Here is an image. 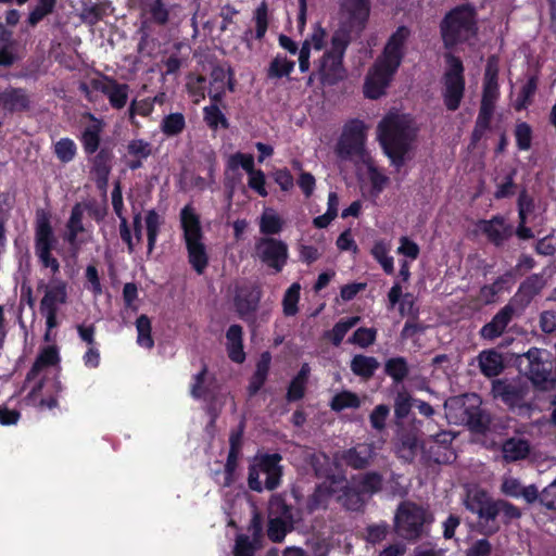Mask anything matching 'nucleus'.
Here are the masks:
<instances>
[{"label":"nucleus","mask_w":556,"mask_h":556,"mask_svg":"<svg viewBox=\"0 0 556 556\" xmlns=\"http://www.w3.org/2000/svg\"><path fill=\"white\" fill-rule=\"evenodd\" d=\"M410 37L412 29L406 25L397 26L389 36L380 55L366 75L364 83L366 98L377 100L386 93V89L390 86L406 56Z\"/></svg>","instance_id":"obj_1"},{"label":"nucleus","mask_w":556,"mask_h":556,"mask_svg":"<svg viewBox=\"0 0 556 556\" xmlns=\"http://www.w3.org/2000/svg\"><path fill=\"white\" fill-rule=\"evenodd\" d=\"M413 139L412 128L404 116L387 115L378 124L379 143L396 170L405 165Z\"/></svg>","instance_id":"obj_2"},{"label":"nucleus","mask_w":556,"mask_h":556,"mask_svg":"<svg viewBox=\"0 0 556 556\" xmlns=\"http://www.w3.org/2000/svg\"><path fill=\"white\" fill-rule=\"evenodd\" d=\"M443 47L454 50L478 35L477 12L468 3L460 4L445 13L439 25Z\"/></svg>","instance_id":"obj_3"},{"label":"nucleus","mask_w":556,"mask_h":556,"mask_svg":"<svg viewBox=\"0 0 556 556\" xmlns=\"http://www.w3.org/2000/svg\"><path fill=\"white\" fill-rule=\"evenodd\" d=\"M179 219L188 262L198 275H202L208 266L210 256L204 243L200 216L191 204H187L181 208Z\"/></svg>","instance_id":"obj_4"},{"label":"nucleus","mask_w":556,"mask_h":556,"mask_svg":"<svg viewBox=\"0 0 556 556\" xmlns=\"http://www.w3.org/2000/svg\"><path fill=\"white\" fill-rule=\"evenodd\" d=\"M313 468L315 476L319 479H324V481L316 484L314 492L307 496L305 509L308 514H313L319 509H327L331 497L339 493V485L346 480L343 473H334L328 463L326 467L318 466L314 463Z\"/></svg>","instance_id":"obj_5"},{"label":"nucleus","mask_w":556,"mask_h":556,"mask_svg":"<svg viewBox=\"0 0 556 556\" xmlns=\"http://www.w3.org/2000/svg\"><path fill=\"white\" fill-rule=\"evenodd\" d=\"M447 68L443 75L442 98L445 108L455 112L459 109L465 94V67L459 56L453 53L445 54Z\"/></svg>","instance_id":"obj_6"},{"label":"nucleus","mask_w":556,"mask_h":556,"mask_svg":"<svg viewBox=\"0 0 556 556\" xmlns=\"http://www.w3.org/2000/svg\"><path fill=\"white\" fill-rule=\"evenodd\" d=\"M56 239L51 226L50 216L45 211H38L35 225V253L45 268L53 274L60 271V263L52 255Z\"/></svg>","instance_id":"obj_7"},{"label":"nucleus","mask_w":556,"mask_h":556,"mask_svg":"<svg viewBox=\"0 0 556 556\" xmlns=\"http://www.w3.org/2000/svg\"><path fill=\"white\" fill-rule=\"evenodd\" d=\"M366 125L358 118L348 121L336 144V154L340 160L349 161L362 156L365 152Z\"/></svg>","instance_id":"obj_8"},{"label":"nucleus","mask_w":556,"mask_h":556,"mask_svg":"<svg viewBox=\"0 0 556 556\" xmlns=\"http://www.w3.org/2000/svg\"><path fill=\"white\" fill-rule=\"evenodd\" d=\"M426 511L416 504L401 505L395 515L397 533L407 541H415L422 535Z\"/></svg>","instance_id":"obj_9"},{"label":"nucleus","mask_w":556,"mask_h":556,"mask_svg":"<svg viewBox=\"0 0 556 556\" xmlns=\"http://www.w3.org/2000/svg\"><path fill=\"white\" fill-rule=\"evenodd\" d=\"M255 253L258 260L267 267L280 273L287 265L289 257L288 244L274 237H261L255 242Z\"/></svg>","instance_id":"obj_10"},{"label":"nucleus","mask_w":556,"mask_h":556,"mask_svg":"<svg viewBox=\"0 0 556 556\" xmlns=\"http://www.w3.org/2000/svg\"><path fill=\"white\" fill-rule=\"evenodd\" d=\"M340 24L355 33H362L369 22L371 12L370 0H339Z\"/></svg>","instance_id":"obj_11"},{"label":"nucleus","mask_w":556,"mask_h":556,"mask_svg":"<svg viewBox=\"0 0 556 556\" xmlns=\"http://www.w3.org/2000/svg\"><path fill=\"white\" fill-rule=\"evenodd\" d=\"M262 295V288L255 282L237 286L233 295V306L239 318L248 323H254Z\"/></svg>","instance_id":"obj_12"},{"label":"nucleus","mask_w":556,"mask_h":556,"mask_svg":"<svg viewBox=\"0 0 556 556\" xmlns=\"http://www.w3.org/2000/svg\"><path fill=\"white\" fill-rule=\"evenodd\" d=\"M492 393L494 397L501 399L511 412L521 416L530 414L532 405L525 401V390L504 379H495L492 382Z\"/></svg>","instance_id":"obj_13"},{"label":"nucleus","mask_w":556,"mask_h":556,"mask_svg":"<svg viewBox=\"0 0 556 556\" xmlns=\"http://www.w3.org/2000/svg\"><path fill=\"white\" fill-rule=\"evenodd\" d=\"M67 301V291L65 282L61 281L50 288H47L45 295L40 301V313L46 317L48 339L49 331L58 326L59 305Z\"/></svg>","instance_id":"obj_14"},{"label":"nucleus","mask_w":556,"mask_h":556,"mask_svg":"<svg viewBox=\"0 0 556 556\" xmlns=\"http://www.w3.org/2000/svg\"><path fill=\"white\" fill-rule=\"evenodd\" d=\"M545 287V280L541 274L528 276L518 287L516 293L510 298L508 304L522 315L526 308L538 296Z\"/></svg>","instance_id":"obj_15"},{"label":"nucleus","mask_w":556,"mask_h":556,"mask_svg":"<svg viewBox=\"0 0 556 556\" xmlns=\"http://www.w3.org/2000/svg\"><path fill=\"white\" fill-rule=\"evenodd\" d=\"M90 85L96 91H100L108 98L113 109L121 110L126 105L129 92L127 84H121L113 77L103 76L102 79H92Z\"/></svg>","instance_id":"obj_16"},{"label":"nucleus","mask_w":556,"mask_h":556,"mask_svg":"<svg viewBox=\"0 0 556 556\" xmlns=\"http://www.w3.org/2000/svg\"><path fill=\"white\" fill-rule=\"evenodd\" d=\"M478 229L486 237L489 242L500 248L514 233L513 226L506 223L503 215H494L490 219H479Z\"/></svg>","instance_id":"obj_17"},{"label":"nucleus","mask_w":556,"mask_h":556,"mask_svg":"<svg viewBox=\"0 0 556 556\" xmlns=\"http://www.w3.org/2000/svg\"><path fill=\"white\" fill-rule=\"evenodd\" d=\"M519 316L508 303L505 304L489 323L481 327L479 330L480 338L486 341H494L503 336L513 319Z\"/></svg>","instance_id":"obj_18"},{"label":"nucleus","mask_w":556,"mask_h":556,"mask_svg":"<svg viewBox=\"0 0 556 556\" xmlns=\"http://www.w3.org/2000/svg\"><path fill=\"white\" fill-rule=\"evenodd\" d=\"M498 72H500V58L496 54H492L488 58L483 84H482V97L481 102L495 104L500 98V85H498Z\"/></svg>","instance_id":"obj_19"},{"label":"nucleus","mask_w":556,"mask_h":556,"mask_svg":"<svg viewBox=\"0 0 556 556\" xmlns=\"http://www.w3.org/2000/svg\"><path fill=\"white\" fill-rule=\"evenodd\" d=\"M86 207H90L89 205H84V203L77 202L73 205L71 210L70 217L65 224V235L64 240L70 244L74 254H77L83 241L78 240V235L83 233L86 228L84 225V214Z\"/></svg>","instance_id":"obj_20"},{"label":"nucleus","mask_w":556,"mask_h":556,"mask_svg":"<svg viewBox=\"0 0 556 556\" xmlns=\"http://www.w3.org/2000/svg\"><path fill=\"white\" fill-rule=\"evenodd\" d=\"M0 108L10 114L27 112L31 108L30 96L25 88L10 86L0 92Z\"/></svg>","instance_id":"obj_21"},{"label":"nucleus","mask_w":556,"mask_h":556,"mask_svg":"<svg viewBox=\"0 0 556 556\" xmlns=\"http://www.w3.org/2000/svg\"><path fill=\"white\" fill-rule=\"evenodd\" d=\"M282 457L278 453L264 454L257 462L249 467L248 485L252 491L262 492L263 483L260 480L261 473L270 472L271 470L279 469V463Z\"/></svg>","instance_id":"obj_22"},{"label":"nucleus","mask_w":556,"mask_h":556,"mask_svg":"<svg viewBox=\"0 0 556 556\" xmlns=\"http://www.w3.org/2000/svg\"><path fill=\"white\" fill-rule=\"evenodd\" d=\"M376 457L372 444L363 443L344 450L341 453V460L354 470H363L371 465Z\"/></svg>","instance_id":"obj_23"},{"label":"nucleus","mask_w":556,"mask_h":556,"mask_svg":"<svg viewBox=\"0 0 556 556\" xmlns=\"http://www.w3.org/2000/svg\"><path fill=\"white\" fill-rule=\"evenodd\" d=\"M317 75L321 86H336L346 76L343 59L323 55L319 59Z\"/></svg>","instance_id":"obj_24"},{"label":"nucleus","mask_w":556,"mask_h":556,"mask_svg":"<svg viewBox=\"0 0 556 556\" xmlns=\"http://www.w3.org/2000/svg\"><path fill=\"white\" fill-rule=\"evenodd\" d=\"M514 282V270L508 269L492 283L482 286L479 291L480 298L485 304L494 303L501 293L510 290Z\"/></svg>","instance_id":"obj_25"},{"label":"nucleus","mask_w":556,"mask_h":556,"mask_svg":"<svg viewBox=\"0 0 556 556\" xmlns=\"http://www.w3.org/2000/svg\"><path fill=\"white\" fill-rule=\"evenodd\" d=\"M112 151L109 148H101L94 153L91 160V173L99 188L108 185L109 176L112 170Z\"/></svg>","instance_id":"obj_26"},{"label":"nucleus","mask_w":556,"mask_h":556,"mask_svg":"<svg viewBox=\"0 0 556 556\" xmlns=\"http://www.w3.org/2000/svg\"><path fill=\"white\" fill-rule=\"evenodd\" d=\"M478 365L481 374L486 378L500 376L504 369V357L494 349L484 350L478 355Z\"/></svg>","instance_id":"obj_27"},{"label":"nucleus","mask_w":556,"mask_h":556,"mask_svg":"<svg viewBox=\"0 0 556 556\" xmlns=\"http://www.w3.org/2000/svg\"><path fill=\"white\" fill-rule=\"evenodd\" d=\"M531 451V445L527 439L508 438L501 446V452L505 463L510 464L526 459Z\"/></svg>","instance_id":"obj_28"},{"label":"nucleus","mask_w":556,"mask_h":556,"mask_svg":"<svg viewBox=\"0 0 556 556\" xmlns=\"http://www.w3.org/2000/svg\"><path fill=\"white\" fill-rule=\"evenodd\" d=\"M226 339L228 357L233 363L242 364L245 361V353L243 350V328L238 324L229 326L226 331Z\"/></svg>","instance_id":"obj_29"},{"label":"nucleus","mask_w":556,"mask_h":556,"mask_svg":"<svg viewBox=\"0 0 556 556\" xmlns=\"http://www.w3.org/2000/svg\"><path fill=\"white\" fill-rule=\"evenodd\" d=\"M92 125L87 126L80 135V142L86 155H93L100 150L101 132L103 130V123L101 119L96 118L92 114H89Z\"/></svg>","instance_id":"obj_30"},{"label":"nucleus","mask_w":556,"mask_h":556,"mask_svg":"<svg viewBox=\"0 0 556 556\" xmlns=\"http://www.w3.org/2000/svg\"><path fill=\"white\" fill-rule=\"evenodd\" d=\"M311 374V367L304 363L298 374L291 379L286 393L288 403H293L304 399L306 393V386Z\"/></svg>","instance_id":"obj_31"},{"label":"nucleus","mask_w":556,"mask_h":556,"mask_svg":"<svg viewBox=\"0 0 556 556\" xmlns=\"http://www.w3.org/2000/svg\"><path fill=\"white\" fill-rule=\"evenodd\" d=\"M353 31L354 30L349 27L340 24V27L331 36L330 49L325 51L323 55H326V59L334 56L344 60L345 52L352 41L351 34Z\"/></svg>","instance_id":"obj_32"},{"label":"nucleus","mask_w":556,"mask_h":556,"mask_svg":"<svg viewBox=\"0 0 556 556\" xmlns=\"http://www.w3.org/2000/svg\"><path fill=\"white\" fill-rule=\"evenodd\" d=\"M269 365L270 354L268 352H265L261 355V358L256 364L255 371L250 378L248 386L249 396L256 395L265 384L269 372Z\"/></svg>","instance_id":"obj_33"},{"label":"nucleus","mask_w":556,"mask_h":556,"mask_svg":"<svg viewBox=\"0 0 556 556\" xmlns=\"http://www.w3.org/2000/svg\"><path fill=\"white\" fill-rule=\"evenodd\" d=\"M354 485L363 495H372L379 493L383 486V477L378 471H367L363 475L354 476Z\"/></svg>","instance_id":"obj_34"},{"label":"nucleus","mask_w":556,"mask_h":556,"mask_svg":"<svg viewBox=\"0 0 556 556\" xmlns=\"http://www.w3.org/2000/svg\"><path fill=\"white\" fill-rule=\"evenodd\" d=\"M379 366L380 364L376 357L364 354L354 355L350 364L352 372L364 380L370 379Z\"/></svg>","instance_id":"obj_35"},{"label":"nucleus","mask_w":556,"mask_h":556,"mask_svg":"<svg viewBox=\"0 0 556 556\" xmlns=\"http://www.w3.org/2000/svg\"><path fill=\"white\" fill-rule=\"evenodd\" d=\"M338 502L348 510L358 511L364 506L363 494L358 491L355 485H350L343 482L339 485Z\"/></svg>","instance_id":"obj_36"},{"label":"nucleus","mask_w":556,"mask_h":556,"mask_svg":"<svg viewBox=\"0 0 556 556\" xmlns=\"http://www.w3.org/2000/svg\"><path fill=\"white\" fill-rule=\"evenodd\" d=\"M526 356L529 359L528 375L530 380L536 386L547 382L551 371L546 368L545 364L539 359V351L530 350Z\"/></svg>","instance_id":"obj_37"},{"label":"nucleus","mask_w":556,"mask_h":556,"mask_svg":"<svg viewBox=\"0 0 556 556\" xmlns=\"http://www.w3.org/2000/svg\"><path fill=\"white\" fill-rule=\"evenodd\" d=\"M384 374L389 376L394 383H402L409 375L407 359L404 356L388 358L384 363Z\"/></svg>","instance_id":"obj_38"},{"label":"nucleus","mask_w":556,"mask_h":556,"mask_svg":"<svg viewBox=\"0 0 556 556\" xmlns=\"http://www.w3.org/2000/svg\"><path fill=\"white\" fill-rule=\"evenodd\" d=\"M144 224L147 230L148 253L151 254L155 249L163 219L160 214L154 208H152L147 211L144 216Z\"/></svg>","instance_id":"obj_39"},{"label":"nucleus","mask_w":556,"mask_h":556,"mask_svg":"<svg viewBox=\"0 0 556 556\" xmlns=\"http://www.w3.org/2000/svg\"><path fill=\"white\" fill-rule=\"evenodd\" d=\"M156 100H157V97L146 98L142 100H132L127 110L129 123L134 127L138 128L140 126V124L136 119V116L137 115H140L142 117L150 116L152 114V112L154 111V104H155Z\"/></svg>","instance_id":"obj_40"},{"label":"nucleus","mask_w":556,"mask_h":556,"mask_svg":"<svg viewBox=\"0 0 556 556\" xmlns=\"http://www.w3.org/2000/svg\"><path fill=\"white\" fill-rule=\"evenodd\" d=\"M186 128V117L182 113H169L165 115L160 124V129L167 138L177 137Z\"/></svg>","instance_id":"obj_41"},{"label":"nucleus","mask_w":556,"mask_h":556,"mask_svg":"<svg viewBox=\"0 0 556 556\" xmlns=\"http://www.w3.org/2000/svg\"><path fill=\"white\" fill-rule=\"evenodd\" d=\"M268 517L294 523L293 507L280 495H274L269 500Z\"/></svg>","instance_id":"obj_42"},{"label":"nucleus","mask_w":556,"mask_h":556,"mask_svg":"<svg viewBox=\"0 0 556 556\" xmlns=\"http://www.w3.org/2000/svg\"><path fill=\"white\" fill-rule=\"evenodd\" d=\"M295 62L288 60L287 56L277 55L275 56L267 68V78L280 79L288 77L294 71Z\"/></svg>","instance_id":"obj_43"},{"label":"nucleus","mask_w":556,"mask_h":556,"mask_svg":"<svg viewBox=\"0 0 556 556\" xmlns=\"http://www.w3.org/2000/svg\"><path fill=\"white\" fill-rule=\"evenodd\" d=\"M359 319L358 316L340 319L331 330L325 332V338L330 340L334 346H339L349 330L352 329Z\"/></svg>","instance_id":"obj_44"},{"label":"nucleus","mask_w":556,"mask_h":556,"mask_svg":"<svg viewBox=\"0 0 556 556\" xmlns=\"http://www.w3.org/2000/svg\"><path fill=\"white\" fill-rule=\"evenodd\" d=\"M301 293V285L293 282L285 292L282 298V312L287 317H291L299 312V301Z\"/></svg>","instance_id":"obj_45"},{"label":"nucleus","mask_w":556,"mask_h":556,"mask_svg":"<svg viewBox=\"0 0 556 556\" xmlns=\"http://www.w3.org/2000/svg\"><path fill=\"white\" fill-rule=\"evenodd\" d=\"M372 257L381 265L382 269L387 275L394 273V261L389 255V245L383 241H376L371 249Z\"/></svg>","instance_id":"obj_46"},{"label":"nucleus","mask_w":556,"mask_h":556,"mask_svg":"<svg viewBox=\"0 0 556 556\" xmlns=\"http://www.w3.org/2000/svg\"><path fill=\"white\" fill-rule=\"evenodd\" d=\"M136 328H137V343L141 348L144 349H152L154 346V340L152 338V326L150 318L142 314L140 315L136 320Z\"/></svg>","instance_id":"obj_47"},{"label":"nucleus","mask_w":556,"mask_h":556,"mask_svg":"<svg viewBox=\"0 0 556 556\" xmlns=\"http://www.w3.org/2000/svg\"><path fill=\"white\" fill-rule=\"evenodd\" d=\"M203 118L205 124L213 130H216L218 127L228 129L230 126L227 117L216 104H211L203 109Z\"/></svg>","instance_id":"obj_48"},{"label":"nucleus","mask_w":556,"mask_h":556,"mask_svg":"<svg viewBox=\"0 0 556 556\" xmlns=\"http://www.w3.org/2000/svg\"><path fill=\"white\" fill-rule=\"evenodd\" d=\"M293 530V523L280 520L279 518L268 517L267 536L274 543H280L285 540L288 532Z\"/></svg>","instance_id":"obj_49"},{"label":"nucleus","mask_w":556,"mask_h":556,"mask_svg":"<svg viewBox=\"0 0 556 556\" xmlns=\"http://www.w3.org/2000/svg\"><path fill=\"white\" fill-rule=\"evenodd\" d=\"M58 0H37L36 5L29 12L27 23L29 26L35 27L46 16L53 13Z\"/></svg>","instance_id":"obj_50"},{"label":"nucleus","mask_w":556,"mask_h":556,"mask_svg":"<svg viewBox=\"0 0 556 556\" xmlns=\"http://www.w3.org/2000/svg\"><path fill=\"white\" fill-rule=\"evenodd\" d=\"M53 152L60 162L66 164L75 159L77 154V146L74 140L68 137L61 138L54 143Z\"/></svg>","instance_id":"obj_51"},{"label":"nucleus","mask_w":556,"mask_h":556,"mask_svg":"<svg viewBox=\"0 0 556 556\" xmlns=\"http://www.w3.org/2000/svg\"><path fill=\"white\" fill-rule=\"evenodd\" d=\"M283 228L282 218L275 213H263L260 219V231L264 237H271L281 232Z\"/></svg>","instance_id":"obj_52"},{"label":"nucleus","mask_w":556,"mask_h":556,"mask_svg":"<svg viewBox=\"0 0 556 556\" xmlns=\"http://www.w3.org/2000/svg\"><path fill=\"white\" fill-rule=\"evenodd\" d=\"M359 406L358 395L351 391H342L336 394L330 402V408L334 412H341L345 408H358Z\"/></svg>","instance_id":"obj_53"},{"label":"nucleus","mask_w":556,"mask_h":556,"mask_svg":"<svg viewBox=\"0 0 556 556\" xmlns=\"http://www.w3.org/2000/svg\"><path fill=\"white\" fill-rule=\"evenodd\" d=\"M514 136L519 151H528L531 149L533 130L527 122H519L516 124Z\"/></svg>","instance_id":"obj_54"},{"label":"nucleus","mask_w":556,"mask_h":556,"mask_svg":"<svg viewBox=\"0 0 556 556\" xmlns=\"http://www.w3.org/2000/svg\"><path fill=\"white\" fill-rule=\"evenodd\" d=\"M367 174L371 185V193L379 195L389 182V177L372 163L367 164Z\"/></svg>","instance_id":"obj_55"},{"label":"nucleus","mask_w":556,"mask_h":556,"mask_svg":"<svg viewBox=\"0 0 556 556\" xmlns=\"http://www.w3.org/2000/svg\"><path fill=\"white\" fill-rule=\"evenodd\" d=\"M376 338L377 330L375 328L359 327L354 331L352 337L349 338V343L366 349L375 343Z\"/></svg>","instance_id":"obj_56"},{"label":"nucleus","mask_w":556,"mask_h":556,"mask_svg":"<svg viewBox=\"0 0 556 556\" xmlns=\"http://www.w3.org/2000/svg\"><path fill=\"white\" fill-rule=\"evenodd\" d=\"M255 39L262 40L268 29V7L263 1L254 11Z\"/></svg>","instance_id":"obj_57"},{"label":"nucleus","mask_w":556,"mask_h":556,"mask_svg":"<svg viewBox=\"0 0 556 556\" xmlns=\"http://www.w3.org/2000/svg\"><path fill=\"white\" fill-rule=\"evenodd\" d=\"M417 450V439L413 435H406L402 438L400 444L397 445L396 453L400 458H403L405 462L410 463L416 457Z\"/></svg>","instance_id":"obj_58"},{"label":"nucleus","mask_w":556,"mask_h":556,"mask_svg":"<svg viewBox=\"0 0 556 556\" xmlns=\"http://www.w3.org/2000/svg\"><path fill=\"white\" fill-rule=\"evenodd\" d=\"M516 174H517V170L515 168L510 169L506 174L504 181L497 185V188L494 192V198L496 200L510 198L515 194V191L517 188V186L515 184Z\"/></svg>","instance_id":"obj_59"},{"label":"nucleus","mask_w":556,"mask_h":556,"mask_svg":"<svg viewBox=\"0 0 556 556\" xmlns=\"http://www.w3.org/2000/svg\"><path fill=\"white\" fill-rule=\"evenodd\" d=\"M327 37L328 33L326 28L318 22L314 24L312 34L303 42L308 43L309 50L313 48L316 51H320L326 47Z\"/></svg>","instance_id":"obj_60"},{"label":"nucleus","mask_w":556,"mask_h":556,"mask_svg":"<svg viewBox=\"0 0 556 556\" xmlns=\"http://www.w3.org/2000/svg\"><path fill=\"white\" fill-rule=\"evenodd\" d=\"M414 399L407 392H399L394 401V414L397 419H405L412 407Z\"/></svg>","instance_id":"obj_61"},{"label":"nucleus","mask_w":556,"mask_h":556,"mask_svg":"<svg viewBox=\"0 0 556 556\" xmlns=\"http://www.w3.org/2000/svg\"><path fill=\"white\" fill-rule=\"evenodd\" d=\"M127 152L132 157L147 160L152 154V144L143 139H132L127 144Z\"/></svg>","instance_id":"obj_62"},{"label":"nucleus","mask_w":556,"mask_h":556,"mask_svg":"<svg viewBox=\"0 0 556 556\" xmlns=\"http://www.w3.org/2000/svg\"><path fill=\"white\" fill-rule=\"evenodd\" d=\"M149 13L151 20L159 25H165L168 22L169 11L163 0H153L149 5Z\"/></svg>","instance_id":"obj_63"},{"label":"nucleus","mask_w":556,"mask_h":556,"mask_svg":"<svg viewBox=\"0 0 556 556\" xmlns=\"http://www.w3.org/2000/svg\"><path fill=\"white\" fill-rule=\"evenodd\" d=\"M490 495L484 490H478L472 495H469L468 498L465 502L466 508L476 515H479V513L482 509V506L486 504V502L490 500Z\"/></svg>","instance_id":"obj_64"}]
</instances>
